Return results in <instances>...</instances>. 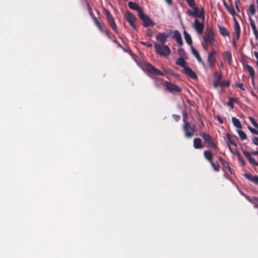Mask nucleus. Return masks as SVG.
Instances as JSON below:
<instances>
[{
	"mask_svg": "<svg viewBox=\"0 0 258 258\" xmlns=\"http://www.w3.org/2000/svg\"><path fill=\"white\" fill-rule=\"evenodd\" d=\"M223 5L225 7V8L227 10H228V9L230 8V7L225 2V1H223Z\"/></svg>",
	"mask_w": 258,
	"mask_h": 258,
	"instance_id": "bf43d9fd",
	"label": "nucleus"
},
{
	"mask_svg": "<svg viewBox=\"0 0 258 258\" xmlns=\"http://www.w3.org/2000/svg\"><path fill=\"white\" fill-rule=\"evenodd\" d=\"M146 34H147V36L152 37L153 36L154 32L152 30H151L150 29H148L147 30Z\"/></svg>",
	"mask_w": 258,
	"mask_h": 258,
	"instance_id": "79ce46f5",
	"label": "nucleus"
},
{
	"mask_svg": "<svg viewBox=\"0 0 258 258\" xmlns=\"http://www.w3.org/2000/svg\"><path fill=\"white\" fill-rule=\"evenodd\" d=\"M211 163V166H212L213 168L215 171H219L220 170V165L217 162L216 163H215L213 162V161H212V162H210Z\"/></svg>",
	"mask_w": 258,
	"mask_h": 258,
	"instance_id": "72a5a7b5",
	"label": "nucleus"
},
{
	"mask_svg": "<svg viewBox=\"0 0 258 258\" xmlns=\"http://www.w3.org/2000/svg\"><path fill=\"white\" fill-rule=\"evenodd\" d=\"M104 13L106 15L108 24L115 33H118V29L116 24L111 13L107 9L104 10Z\"/></svg>",
	"mask_w": 258,
	"mask_h": 258,
	"instance_id": "1a4fd4ad",
	"label": "nucleus"
},
{
	"mask_svg": "<svg viewBox=\"0 0 258 258\" xmlns=\"http://www.w3.org/2000/svg\"><path fill=\"white\" fill-rule=\"evenodd\" d=\"M238 160H239V162L240 163V164H241V166L243 167V166H245V162L244 160H243V159L242 158H240Z\"/></svg>",
	"mask_w": 258,
	"mask_h": 258,
	"instance_id": "864d4df0",
	"label": "nucleus"
},
{
	"mask_svg": "<svg viewBox=\"0 0 258 258\" xmlns=\"http://www.w3.org/2000/svg\"><path fill=\"white\" fill-rule=\"evenodd\" d=\"M203 41L213 44L216 42L214 32L212 28H207L203 36Z\"/></svg>",
	"mask_w": 258,
	"mask_h": 258,
	"instance_id": "20e7f679",
	"label": "nucleus"
},
{
	"mask_svg": "<svg viewBox=\"0 0 258 258\" xmlns=\"http://www.w3.org/2000/svg\"><path fill=\"white\" fill-rule=\"evenodd\" d=\"M182 114H183V123H185V122H189L188 121H187L186 120L187 119V113L185 111H182Z\"/></svg>",
	"mask_w": 258,
	"mask_h": 258,
	"instance_id": "37998d69",
	"label": "nucleus"
},
{
	"mask_svg": "<svg viewBox=\"0 0 258 258\" xmlns=\"http://www.w3.org/2000/svg\"><path fill=\"white\" fill-rule=\"evenodd\" d=\"M237 133L241 140H244L247 139V136L245 133L242 130H237Z\"/></svg>",
	"mask_w": 258,
	"mask_h": 258,
	"instance_id": "2f4dec72",
	"label": "nucleus"
},
{
	"mask_svg": "<svg viewBox=\"0 0 258 258\" xmlns=\"http://www.w3.org/2000/svg\"><path fill=\"white\" fill-rule=\"evenodd\" d=\"M194 147L196 149H202L204 147L202 141L200 138H195L194 139Z\"/></svg>",
	"mask_w": 258,
	"mask_h": 258,
	"instance_id": "4be33fe9",
	"label": "nucleus"
},
{
	"mask_svg": "<svg viewBox=\"0 0 258 258\" xmlns=\"http://www.w3.org/2000/svg\"><path fill=\"white\" fill-rule=\"evenodd\" d=\"M191 51L193 55L197 58V60L199 62L201 63L205 68H206V64L203 62L199 52L195 49L194 47H191Z\"/></svg>",
	"mask_w": 258,
	"mask_h": 258,
	"instance_id": "6ab92c4d",
	"label": "nucleus"
},
{
	"mask_svg": "<svg viewBox=\"0 0 258 258\" xmlns=\"http://www.w3.org/2000/svg\"><path fill=\"white\" fill-rule=\"evenodd\" d=\"M238 39H235V36H233V40H232V41H233V45L234 46H236V41H237Z\"/></svg>",
	"mask_w": 258,
	"mask_h": 258,
	"instance_id": "e2e57ef3",
	"label": "nucleus"
},
{
	"mask_svg": "<svg viewBox=\"0 0 258 258\" xmlns=\"http://www.w3.org/2000/svg\"><path fill=\"white\" fill-rule=\"evenodd\" d=\"M252 140L253 144L256 146H258V137H254Z\"/></svg>",
	"mask_w": 258,
	"mask_h": 258,
	"instance_id": "603ef678",
	"label": "nucleus"
},
{
	"mask_svg": "<svg viewBox=\"0 0 258 258\" xmlns=\"http://www.w3.org/2000/svg\"><path fill=\"white\" fill-rule=\"evenodd\" d=\"M165 1L166 2V3L169 5H171L172 4V0H165Z\"/></svg>",
	"mask_w": 258,
	"mask_h": 258,
	"instance_id": "338daca9",
	"label": "nucleus"
},
{
	"mask_svg": "<svg viewBox=\"0 0 258 258\" xmlns=\"http://www.w3.org/2000/svg\"><path fill=\"white\" fill-rule=\"evenodd\" d=\"M250 153H251V155L252 154L253 155H258V150L256 151L252 152Z\"/></svg>",
	"mask_w": 258,
	"mask_h": 258,
	"instance_id": "774afa93",
	"label": "nucleus"
},
{
	"mask_svg": "<svg viewBox=\"0 0 258 258\" xmlns=\"http://www.w3.org/2000/svg\"><path fill=\"white\" fill-rule=\"evenodd\" d=\"M183 34L186 43L188 45H191L192 44V41L190 35L186 31H184Z\"/></svg>",
	"mask_w": 258,
	"mask_h": 258,
	"instance_id": "bb28decb",
	"label": "nucleus"
},
{
	"mask_svg": "<svg viewBox=\"0 0 258 258\" xmlns=\"http://www.w3.org/2000/svg\"><path fill=\"white\" fill-rule=\"evenodd\" d=\"M173 38L175 39L176 42L179 46L183 45V42L182 40V38L179 32L177 30H175L174 32L173 37Z\"/></svg>",
	"mask_w": 258,
	"mask_h": 258,
	"instance_id": "aec40b11",
	"label": "nucleus"
},
{
	"mask_svg": "<svg viewBox=\"0 0 258 258\" xmlns=\"http://www.w3.org/2000/svg\"><path fill=\"white\" fill-rule=\"evenodd\" d=\"M223 5L225 7V8L227 10H228V9L230 8V7L225 2V1H223Z\"/></svg>",
	"mask_w": 258,
	"mask_h": 258,
	"instance_id": "13d9d810",
	"label": "nucleus"
},
{
	"mask_svg": "<svg viewBox=\"0 0 258 258\" xmlns=\"http://www.w3.org/2000/svg\"><path fill=\"white\" fill-rule=\"evenodd\" d=\"M205 158L210 162H212L213 160V155L209 150H206L204 152Z\"/></svg>",
	"mask_w": 258,
	"mask_h": 258,
	"instance_id": "b1692460",
	"label": "nucleus"
},
{
	"mask_svg": "<svg viewBox=\"0 0 258 258\" xmlns=\"http://www.w3.org/2000/svg\"><path fill=\"white\" fill-rule=\"evenodd\" d=\"M145 68L146 70L149 73L148 76L152 79H155L153 76H164V74L157 68L150 64V63H146L145 64Z\"/></svg>",
	"mask_w": 258,
	"mask_h": 258,
	"instance_id": "7ed1b4c3",
	"label": "nucleus"
},
{
	"mask_svg": "<svg viewBox=\"0 0 258 258\" xmlns=\"http://www.w3.org/2000/svg\"><path fill=\"white\" fill-rule=\"evenodd\" d=\"M243 154H244V155L246 157V158L248 159V160L249 161V162H250V163L251 164H254V165H256L257 166L258 165V162L255 161L254 160V159L253 158H252L251 156V153L250 152H249L247 151H243Z\"/></svg>",
	"mask_w": 258,
	"mask_h": 258,
	"instance_id": "412c9836",
	"label": "nucleus"
},
{
	"mask_svg": "<svg viewBox=\"0 0 258 258\" xmlns=\"http://www.w3.org/2000/svg\"><path fill=\"white\" fill-rule=\"evenodd\" d=\"M188 5L192 9L196 7V4L195 0H185Z\"/></svg>",
	"mask_w": 258,
	"mask_h": 258,
	"instance_id": "e433bc0d",
	"label": "nucleus"
},
{
	"mask_svg": "<svg viewBox=\"0 0 258 258\" xmlns=\"http://www.w3.org/2000/svg\"><path fill=\"white\" fill-rule=\"evenodd\" d=\"M234 32L233 36H235V39H239L240 34V27L239 24L236 19H234Z\"/></svg>",
	"mask_w": 258,
	"mask_h": 258,
	"instance_id": "2eb2a0df",
	"label": "nucleus"
},
{
	"mask_svg": "<svg viewBox=\"0 0 258 258\" xmlns=\"http://www.w3.org/2000/svg\"><path fill=\"white\" fill-rule=\"evenodd\" d=\"M223 5L225 7V8L227 10H228V9L230 8V7L225 2V1H223Z\"/></svg>",
	"mask_w": 258,
	"mask_h": 258,
	"instance_id": "052dcab7",
	"label": "nucleus"
},
{
	"mask_svg": "<svg viewBox=\"0 0 258 258\" xmlns=\"http://www.w3.org/2000/svg\"><path fill=\"white\" fill-rule=\"evenodd\" d=\"M168 35L165 33H160L156 36L157 40L160 42L161 44H165L167 41Z\"/></svg>",
	"mask_w": 258,
	"mask_h": 258,
	"instance_id": "dca6fc26",
	"label": "nucleus"
},
{
	"mask_svg": "<svg viewBox=\"0 0 258 258\" xmlns=\"http://www.w3.org/2000/svg\"><path fill=\"white\" fill-rule=\"evenodd\" d=\"M213 86L214 88H217L218 86H220V81L214 80Z\"/></svg>",
	"mask_w": 258,
	"mask_h": 258,
	"instance_id": "09e8293b",
	"label": "nucleus"
},
{
	"mask_svg": "<svg viewBox=\"0 0 258 258\" xmlns=\"http://www.w3.org/2000/svg\"><path fill=\"white\" fill-rule=\"evenodd\" d=\"M141 43L148 47H151L152 46V44L149 42L141 41Z\"/></svg>",
	"mask_w": 258,
	"mask_h": 258,
	"instance_id": "de8ad7c7",
	"label": "nucleus"
},
{
	"mask_svg": "<svg viewBox=\"0 0 258 258\" xmlns=\"http://www.w3.org/2000/svg\"><path fill=\"white\" fill-rule=\"evenodd\" d=\"M217 53L215 50L213 48L212 50L209 53L207 58V64L206 65V67L211 69L214 68L216 61Z\"/></svg>",
	"mask_w": 258,
	"mask_h": 258,
	"instance_id": "0eeeda50",
	"label": "nucleus"
},
{
	"mask_svg": "<svg viewBox=\"0 0 258 258\" xmlns=\"http://www.w3.org/2000/svg\"><path fill=\"white\" fill-rule=\"evenodd\" d=\"M177 52L179 57H186V52L182 47H179L177 50Z\"/></svg>",
	"mask_w": 258,
	"mask_h": 258,
	"instance_id": "f704fd0d",
	"label": "nucleus"
},
{
	"mask_svg": "<svg viewBox=\"0 0 258 258\" xmlns=\"http://www.w3.org/2000/svg\"><path fill=\"white\" fill-rule=\"evenodd\" d=\"M204 22L205 21H203V20H202V22H200L196 19L194 23L192 24V28L199 35H201L203 34L205 27Z\"/></svg>",
	"mask_w": 258,
	"mask_h": 258,
	"instance_id": "f8f14e48",
	"label": "nucleus"
},
{
	"mask_svg": "<svg viewBox=\"0 0 258 258\" xmlns=\"http://www.w3.org/2000/svg\"><path fill=\"white\" fill-rule=\"evenodd\" d=\"M223 55L227 58L228 64L231 65L232 63V54L231 52L229 51L224 52Z\"/></svg>",
	"mask_w": 258,
	"mask_h": 258,
	"instance_id": "cd10ccee",
	"label": "nucleus"
},
{
	"mask_svg": "<svg viewBox=\"0 0 258 258\" xmlns=\"http://www.w3.org/2000/svg\"><path fill=\"white\" fill-rule=\"evenodd\" d=\"M244 176L248 180L258 185V176L252 175L251 174L245 173Z\"/></svg>",
	"mask_w": 258,
	"mask_h": 258,
	"instance_id": "a211bd4d",
	"label": "nucleus"
},
{
	"mask_svg": "<svg viewBox=\"0 0 258 258\" xmlns=\"http://www.w3.org/2000/svg\"><path fill=\"white\" fill-rule=\"evenodd\" d=\"M185 57H179L175 61L176 65L179 66L183 68L181 72L190 77V78L196 80L198 76L196 73L192 69L186 65V62L184 60Z\"/></svg>",
	"mask_w": 258,
	"mask_h": 258,
	"instance_id": "f257e3e1",
	"label": "nucleus"
},
{
	"mask_svg": "<svg viewBox=\"0 0 258 258\" xmlns=\"http://www.w3.org/2000/svg\"><path fill=\"white\" fill-rule=\"evenodd\" d=\"M254 55L256 58L257 60H258V52L257 51H254L253 52Z\"/></svg>",
	"mask_w": 258,
	"mask_h": 258,
	"instance_id": "69168bd1",
	"label": "nucleus"
},
{
	"mask_svg": "<svg viewBox=\"0 0 258 258\" xmlns=\"http://www.w3.org/2000/svg\"><path fill=\"white\" fill-rule=\"evenodd\" d=\"M227 11H228V12L232 16H234L235 15V12L234 11V10L233 9V8H229L228 9V10H227Z\"/></svg>",
	"mask_w": 258,
	"mask_h": 258,
	"instance_id": "49530a36",
	"label": "nucleus"
},
{
	"mask_svg": "<svg viewBox=\"0 0 258 258\" xmlns=\"http://www.w3.org/2000/svg\"><path fill=\"white\" fill-rule=\"evenodd\" d=\"M232 121L235 127L238 128H242L241 124L238 119L235 117L232 118Z\"/></svg>",
	"mask_w": 258,
	"mask_h": 258,
	"instance_id": "c756f323",
	"label": "nucleus"
},
{
	"mask_svg": "<svg viewBox=\"0 0 258 258\" xmlns=\"http://www.w3.org/2000/svg\"><path fill=\"white\" fill-rule=\"evenodd\" d=\"M154 48L156 52L162 56L166 57L171 53L170 48L166 45L155 43L154 44Z\"/></svg>",
	"mask_w": 258,
	"mask_h": 258,
	"instance_id": "f03ea898",
	"label": "nucleus"
},
{
	"mask_svg": "<svg viewBox=\"0 0 258 258\" xmlns=\"http://www.w3.org/2000/svg\"><path fill=\"white\" fill-rule=\"evenodd\" d=\"M205 143L207 144L208 148H212L215 150H217L218 147L215 145L214 142L213 138L208 134L203 133L201 135Z\"/></svg>",
	"mask_w": 258,
	"mask_h": 258,
	"instance_id": "6e6552de",
	"label": "nucleus"
},
{
	"mask_svg": "<svg viewBox=\"0 0 258 258\" xmlns=\"http://www.w3.org/2000/svg\"><path fill=\"white\" fill-rule=\"evenodd\" d=\"M248 128L250 131V132L252 134L258 135V131L252 128L250 126H248Z\"/></svg>",
	"mask_w": 258,
	"mask_h": 258,
	"instance_id": "c03bdc74",
	"label": "nucleus"
},
{
	"mask_svg": "<svg viewBox=\"0 0 258 258\" xmlns=\"http://www.w3.org/2000/svg\"><path fill=\"white\" fill-rule=\"evenodd\" d=\"M126 21L134 30H137L136 18L131 13L127 12L126 15Z\"/></svg>",
	"mask_w": 258,
	"mask_h": 258,
	"instance_id": "4468645a",
	"label": "nucleus"
},
{
	"mask_svg": "<svg viewBox=\"0 0 258 258\" xmlns=\"http://www.w3.org/2000/svg\"><path fill=\"white\" fill-rule=\"evenodd\" d=\"M222 165L225 168L227 169L231 174H232V169L229 165V163L227 161L222 164Z\"/></svg>",
	"mask_w": 258,
	"mask_h": 258,
	"instance_id": "58836bf2",
	"label": "nucleus"
},
{
	"mask_svg": "<svg viewBox=\"0 0 258 258\" xmlns=\"http://www.w3.org/2000/svg\"><path fill=\"white\" fill-rule=\"evenodd\" d=\"M128 5L130 9L137 11L138 13V15H140V13L143 12L142 9H141L136 3L129 2Z\"/></svg>",
	"mask_w": 258,
	"mask_h": 258,
	"instance_id": "f3484780",
	"label": "nucleus"
},
{
	"mask_svg": "<svg viewBox=\"0 0 258 258\" xmlns=\"http://www.w3.org/2000/svg\"><path fill=\"white\" fill-rule=\"evenodd\" d=\"M249 23L252 29L256 28L254 20L251 18H249Z\"/></svg>",
	"mask_w": 258,
	"mask_h": 258,
	"instance_id": "a19ab883",
	"label": "nucleus"
},
{
	"mask_svg": "<svg viewBox=\"0 0 258 258\" xmlns=\"http://www.w3.org/2000/svg\"><path fill=\"white\" fill-rule=\"evenodd\" d=\"M256 13L255 7L254 4H251L249 6L247 11V14L248 16H253Z\"/></svg>",
	"mask_w": 258,
	"mask_h": 258,
	"instance_id": "5701e85b",
	"label": "nucleus"
},
{
	"mask_svg": "<svg viewBox=\"0 0 258 258\" xmlns=\"http://www.w3.org/2000/svg\"><path fill=\"white\" fill-rule=\"evenodd\" d=\"M218 28L221 35L223 36H228L229 35V33L226 27L224 26H219Z\"/></svg>",
	"mask_w": 258,
	"mask_h": 258,
	"instance_id": "a878e982",
	"label": "nucleus"
},
{
	"mask_svg": "<svg viewBox=\"0 0 258 258\" xmlns=\"http://www.w3.org/2000/svg\"><path fill=\"white\" fill-rule=\"evenodd\" d=\"M217 118L218 120L219 121V122L220 123H223V119L220 116L218 115Z\"/></svg>",
	"mask_w": 258,
	"mask_h": 258,
	"instance_id": "4d7b16f0",
	"label": "nucleus"
},
{
	"mask_svg": "<svg viewBox=\"0 0 258 258\" xmlns=\"http://www.w3.org/2000/svg\"><path fill=\"white\" fill-rule=\"evenodd\" d=\"M248 119L252 124L257 129H258V123L255 121L254 118L251 116H249Z\"/></svg>",
	"mask_w": 258,
	"mask_h": 258,
	"instance_id": "4c0bfd02",
	"label": "nucleus"
},
{
	"mask_svg": "<svg viewBox=\"0 0 258 258\" xmlns=\"http://www.w3.org/2000/svg\"><path fill=\"white\" fill-rule=\"evenodd\" d=\"M139 17L143 21V26L145 27L154 26L155 25V23L147 15L145 14L144 12L140 13Z\"/></svg>",
	"mask_w": 258,
	"mask_h": 258,
	"instance_id": "9b49d317",
	"label": "nucleus"
},
{
	"mask_svg": "<svg viewBox=\"0 0 258 258\" xmlns=\"http://www.w3.org/2000/svg\"><path fill=\"white\" fill-rule=\"evenodd\" d=\"M253 33L256 39H258V30L256 28L252 29Z\"/></svg>",
	"mask_w": 258,
	"mask_h": 258,
	"instance_id": "a18cd8bd",
	"label": "nucleus"
},
{
	"mask_svg": "<svg viewBox=\"0 0 258 258\" xmlns=\"http://www.w3.org/2000/svg\"><path fill=\"white\" fill-rule=\"evenodd\" d=\"M226 137L227 139V144L228 146H229V145L231 146V145L234 146H237L235 139L234 138H231L229 134H227Z\"/></svg>",
	"mask_w": 258,
	"mask_h": 258,
	"instance_id": "393cba45",
	"label": "nucleus"
},
{
	"mask_svg": "<svg viewBox=\"0 0 258 258\" xmlns=\"http://www.w3.org/2000/svg\"><path fill=\"white\" fill-rule=\"evenodd\" d=\"M94 22L101 33H104L109 39H111V33L102 26L97 18H94Z\"/></svg>",
	"mask_w": 258,
	"mask_h": 258,
	"instance_id": "ddd939ff",
	"label": "nucleus"
},
{
	"mask_svg": "<svg viewBox=\"0 0 258 258\" xmlns=\"http://www.w3.org/2000/svg\"><path fill=\"white\" fill-rule=\"evenodd\" d=\"M237 98H232L229 97V100L227 102V105L231 107V108L233 109L234 107V103L237 101Z\"/></svg>",
	"mask_w": 258,
	"mask_h": 258,
	"instance_id": "7c9ffc66",
	"label": "nucleus"
},
{
	"mask_svg": "<svg viewBox=\"0 0 258 258\" xmlns=\"http://www.w3.org/2000/svg\"><path fill=\"white\" fill-rule=\"evenodd\" d=\"M239 2V0H235V4H236V8L238 10V11H239V7L237 5V3Z\"/></svg>",
	"mask_w": 258,
	"mask_h": 258,
	"instance_id": "0e129e2a",
	"label": "nucleus"
},
{
	"mask_svg": "<svg viewBox=\"0 0 258 258\" xmlns=\"http://www.w3.org/2000/svg\"><path fill=\"white\" fill-rule=\"evenodd\" d=\"M219 161L221 162V164H223L225 162H226V161L221 156H220L219 157Z\"/></svg>",
	"mask_w": 258,
	"mask_h": 258,
	"instance_id": "6e6d98bb",
	"label": "nucleus"
},
{
	"mask_svg": "<svg viewBox=\"0 0 258 258\" xmlns=\"http://www.w3.org/2000/svg\"><path fill=\"white\" fill-rule=\"evenodd\" d=\"M230 85V82L229 81H223L220 83V86L222 87H227Z\"/></svg>",
	"mask_w": 258,
	"mask_h": 258,
	"instance_id": "ea45409f",
	"label": "nucleus"
},
{
	"mask_svg": "<svg viewBox=\"0 0 258 258\" xmlns=\"http://www.w3.org/2000/svg\"><path fill=\"white\" fill-rule=\"evenodd\" d=\"M172 117L175 120L178 121L180 119V116L179 115L173 114Z\"/></svg>",
	"mask_w": 258,
	"mask_h": 258,
	"instance_id": "3c124183",
	"label": "nucleus"
},
{
	"mask_svg": "<svg viewBox=\"0 0 258 258\" xmlns=\"http://www.w3.org/2000/svg\"><path fill=\"white\" fill-rule=\"evenodd\" d=\"M214 80L220 81L222 79V74L220 72H215L214 73Z\"/></svg>",
	"mask_w": 258,
	"mask_h": 258,
	"instance_id": "473e14b6",
	"label": "nucleus"
},
{
	"mask_svg": "<svg viewBox=\"0 0 258 258\" xmlns=\"http://www.w3.org/2000/svg\"><path fill=\"white\" fill-rule=\"evenodd\" d=\"M195 128L196 126L194 124H191L190 122L183 123V130L185 136L187 138H191L194 135Z\"/></svg>",
	"mask_w": 258,
	"mask_h": 258,
	"instance_id": "39448f33",
	"label": "nucleus"
},
{
	"mask_svg": "<svg viewBox=\"0 0 258 258\" xmlns=\"http://www.w3.org/2000/svg\"><path fill=\"white\" fill-rule=\"evenodd\" d=\"M112 41L116 43V44H117V47L118 48H122V46H121V45L115 39H113L112 40Z\"/></svg>",
	"mask_w": 258,
	"mask_h": 258,
	"instance_id": "5fc2aeb1",
	"label": "nucleus"
},
{
	"mask_svg": "<svg viewBox=\"0 0 258 258\" xmlns=\"http://www.w3.org/2000/svg\"><path fill=\"white\" fill-rule=\"evenodd\" d=\"M164 86L166 90L171 93H180L182 91L180 87L168 81L165 82Z\"/></svg>",
	"mask_w": 258,
	"mask_h": 258,
	"instance_id": "9d476101",
	"label": "nucleus"
},
{
	"mask_svg": "<svg viewBox=\"0 0 258 258\" xmlns=\"http://www.w3.org/2000/svg\"><path fill=\"white\" fill-rule=\"evenodd\" d=\"M223 5L225 7V8L227 10H228V9L230 8V7L225 2V1H223Z\"/></svg>",
	"mask_w": 258,
	"mask_h": 258,
	"instance_id": "680f3d73",
	"label": "nucleus"
},
{
	"mask_svg": "<svg viewBox=\"0 0 258 258\" xmlns=\"http://www.w3.org/2000/svg\"><path fill=\"white\" fill-rule=\"evenodd\" d=\"M194 11L188 10L187 11V14L189 16H193L196 18H201L203 21H205V14L204 9L202 8L201 10L198 7H195L192 8Z\"/></svg>",
	"mask_w": 258,
	"mask_h": 258,
	"instance_id": "423d86ee",
	"label": "nucleus"
},
{
	"mask_svg": "<svg viewBox=\"0 0 258 258\" xmlns=\"http://www.w3.org/2000/svg\"><path fill=\"white\" fill-rule=\"evenodd\" d=\"M202 46H203V48L204 49V50H207L209 46H212L213 44L212 43H210L206 42L205 41H203L202 42Z\"/></svg>",
	"mask_w": 258,
	"mask_h": 258,
	"instance_id": "c9c22d12",
	"label": "nucleus"
},
{
	"mask_svg": "<svg viewBox=\"0 0 258 258\" xmlns=\"http://www.w3.org/2000/svg\"><path fill=\"white\" fill-rule=\"evenodd\" d=\"M244 68L246 69L247 71L249 72L250 78H252L253 79V76L255 75V72L253 68L251 66L248 65V64H246V65L244 66Z\"/></svg>",
	"mask_w": 258,
	"mask_h": 258,
	"instance_id": "c85d7f7f",
	"label": "nucleus"
},
{
	"mask_svg": "<svg viewBox=\"0 0 258 258\" xmlns=\"http://www.w3.org/2000/svg\"><path fill=\"white\" fill-rule=\"evenodd\" d=\"M236 86L242 90H243V91L245 90V88H244V87L243 86V84L242 83L237 84H236Z\"/></svg>",
	"mask_w": 258,
	"mask_h": 258,
	"instance_id": "8fccbe9b",
	"label": "nucleus"
}]
</instances>
